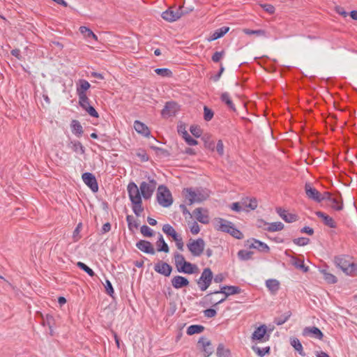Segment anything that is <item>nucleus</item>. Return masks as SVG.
Returning <instances> with one entry per match:
<instances>
[{"mask_svg":"<svg viewBox=\"0 0 357 357\" xmlns=\"http://www.w3.org/2000/svg\"><path fill=\"white\" fill-rule=\"evenodd\" d=\"M156 185L157 183L154 179H149V183L143 181L140 183L139 190L144 199H149L152 197Z\"/></svg>","mask_w":357,"mask_h":357,"instance_id":"obj_9","label":"nucleus"},{"mask_svg":"<svg viewBox=\"0 0 357 357\" xmlns=\"http://www.w3.org/2000/svg\"><path fill=\"white\" fill-rule=\"evenodd\" d=\"M136 247L141 250L142 252L154 255L155 253V249L152 243L148 241L145 240H139L136 243Z\"/></svg>","mask_w":357,"mask_h":357,"instance_id":"obj_13","label":"nucleus"},{"mask_svg":"<svg viewBox=\"0 0 357 357\" xmlns=\"http://www.w3.org/2000/svg\"><path fill=\"white\" fill-rule=\"evenodd\" d=\"M253 252L241 250L238 252V257L241 260H248L252 258Z\"/></svg>","mask_w":357,"mask_h":357,"instance_id":"obj_43","label":"nucleus"},{"mask_svg":"<svg viewBox=\"0 0 357 357\" xmlns=\"http://www.w3.org/2000/svg\"><path fill=\"white\" fill-rule=\"evenodd\" d=\"M183 138L185 139V141L187 142V144L190 146H194L197 144V141L195 139H193L187 131H185L183 132Z\"/></svg>","mask_w":357,"mask_h":357,"instance_id":"obj_55","label":"nucleus"},{"mask_svg":"<svg viewBox=\"0 0 357 357\" xmlns=\"http://www.w3.org/2000/svg\"><path fill=\"white\" fill-rule=\"evenodd\" d=\"M215 149H216V151L220 156H222L224 155V145L221 139H219L218 141Z\"/></svg>","mask_w":357,"mask_h":357,"instance_id":"obj_60","label":"nucleus"},{"mask_svg":"<svg viewBox=\"0 0 357 357\" xmlns=\"http://www.w3.org/2000/svg\"><path fill=\"white\" fill-rule=\"evenodd\" d=\"M220 100L222 102H225L228 108H229L231 110L236 111L234 104L233 103L230 96L227 92H224L222 93Z\"/></svg>","mask_w":357,"mask_h":357,"instance_id":"obj_36","label":"nucleus"},{"mask_svg":"<svg viewBox=\"0 0 357 357\" xmlns=\"http://www.w3.org/2000/svg\"><path fill=\"white\" fill-rule=\"evenodd\" d=\"M190 130L192 135H194L195 137H199L202 135V130L197 126H191Z\"/></svg>","mask_w":357,"mask_h":357,"instance_id":"obj_58","label":"nucleus"},{"mask_svg":"<svg viewBox=\"0 0 357 357\" xmlns=\"http://www.w3.org/2000/svg\"><path fill=\"white\" fill-rule=\"evenodd\" d=\"M91 116L98 118L99 116L98 113L95 109V108L90 105H88L86 107V108L84 109Z\"/></svg>","mask_w":357,"mask_h":357,"instance_id":"obj_57","label":"nucleus"},{"mask_svg":"<svg viewBox=\"0 0 357 357\" xmlns=\"http://www.w3.org/2000/svg\"><path fill=\"white\" fill-rule=\"evenodd\" d=\"M266 326L263 325L258 327L252 333V338L254 340H259L261 342H266L269 338V335L266 336Z\"/></svg>","mask_w":357,"mask_h":357,"instance_id":"obj_14","label":"nucleus"},{"mask_svg":"<svg viewBox=\"0 0 357 357\" xmlns=\"http://www.w3.org/2000/svg\"><path fill=\"white\" fill-rule=\"evenodd\" d=\"M293 242L294 244L298 246H304L310 243V239L305 237H300L297 238H294Z\"/></svg>","mask_w":357,"mask_h":357,"instance_id":"obj_54","label":"nucleus"},{"mask_svg":"<svg viewBox=\"0 0 357 357\" xmlns=\"http://www.w3.org/2000/svg\"><path fill=\"white\" fill-rule=\"evenodd\" d=\"M228 234H229L231 236H232L234 238L236 239L243 238V234H242V232L238 229H236L234 227V225L232 227V229H231Z\"/></svg>","mask_w":357,"mask_h":357,"instance_id":"obj_53","label":"nucleus"},{"mask_svg":"<svg viewBox=\"0 0 357 357\" xmlns=\"http://www.w3.org/2000/svg\"><path fill=\"white\" fill-rule=\"evenodd\" d=\"M248 245L250 248H255L260 252H268L269 247L264 243L252 238L248 241Z\"/></svg>","mask_w":357,"mask_h":357,"instance_id":"obj_17","label":"nucleus"},{"mask_svg":"<svg viewBox=\"0 0 357 357\" xmlns=\"http://www.w3.org/2000/svg\"><path fill=\"white\" fill-rule=\"evenodd\" d=\"M218 357H230L231 353L229 349L225 348L222 344H219L216 352Z\"/></svg>","mask_w":357,"mask_h":357,"instance_id":"obj_40","label":"nucleus"},{"mask_svg":"<svg viewBox=\"0 0 357 357\" xmlns=\"http://www.w3.org/2000/svg\"><path fill=\"white\" fill-rule=\"evenodd\" d=\"M154 270L155 272L167 277L170 275L172 267L167 262L160 261L155 264Z\"/></svg>","mask_w":357,"mask_h":357,"instance_id":"obj_12","label":"nucleus"},{"mask_svg":"<svg viewBox=\"0 0 357 357\" xmlns=\"http://www.w3.org/2000/svg\"><path fill=\"white\" fill-rule=\"evenodd\" d=\"M157 245V250L158 252H169V249L168 245L165 241L163 236L162 234H160L158 240L156 243Z\"/></svg>","mask_w":357,"mask_h":357,"instance_id":"obj_35","label":"nucleus"},{"mask_svg":"<svg viewBox=\"0 0 357 357\" xmlns=\"http://www.w3.org/2000/svg\"><path fill=\"white\" fill-rule=\"evenodd\" d=\"M91 84L85 79H80L77 82V96L86 95V91L89 89Z\"/></svg>","mask_w":357,"mask_h":357,"instance_id":"obj_26","label":"nucleus"},{"mask_svg":"<svg viewBox=\"0 0 357 357\" xmlns=\"http://www.w3.org/2000/svg\"><path fill=\"white\" fill-rule=\"evenodd\" d=\"M70 127L72 129V132L77 137H80L83 132V128L79 121L77 120H73L70 123Z\"/></svg>","mask_w":357,"mask_h":357,"instance_id":"obj_30","label":"nucleus"},{"mask_svg":"<svg viewBox=\"0 0 357 357\" xmlns=\"http://www.w3.org/2000/svg\"><path fill=\"white\" fill-rule=\"evenodd\" d=\"M126 221L128 222V228L130 230H132L133 227L136 229L138 228L139 224L137 222L132 215H128L126 216Z\"/></svg>","mask_w":357,"mask_h":357,"instance_id":"obj_47","label":"nucleus"},{"mask_svg":"<svg viewBox=\"0 0 357 357\" xmlns=\"http://www.w3.org/2000/svg\"><path fill=\"white\" fill-rule=\"evenodd\" d=\"M243 33L247 35H256L257 36H265L266 31L263 29H257V30H252L249 29H244L243 30Z\"/></svg>","mask_w":357,"mask_h":357,"instance_id":"obj_45","label":"nucleus"},{"mask_svg":"<svg viewBox=\"0 0 357 357\" xmlns=\"http://www.w3.org/2000/svg\"><path fill=\"white\" fill-rule=\"evenodd\" d=\"M198 269L195 264H192L190 262L185 261L180 267L177 268L178 272L183 273L186 274H193Z\"/></svg>","mask_w":357,"mask_h":357,"instance_id":"obj_23","label":"nucleus"},{"mask_svg":"<svg viewBox=\"0 0 357 357\" xmlns=\"http://www.w3.org/2000/svg\"><path fill=\"white\" fill-rule=\"evenodd\" d=\"M315 213L317 217L322 219L323 222L325 225L331 228H335L337 227V225L333 218L329 216L328 215L326 214L322 211H317Z\"/></svg>","mask_w":357,"mask_h":357,"instance_id":"obj_24","label":"nucleus"},{"mask_svg":"<svg viewBox=\"0 0 357 357\" xmlns=\"http://www.w3.org/2000/svg\"><path fill=\"white\" fill-rule=\"evenodd\" d=\"M253 350L260 356L264 357L266 354H270V347H266L262 349H260L259 347H253Z\"/></svg>","mask_w":357,"mask_h":357,"instance_id":"obj_52","label":"nucleus"},{"mask_svg":"<svg viewBox=\"0 0 357 357\" xmlns=\"http://www.w3.org/2000/svg\"><path fill=\"white\" fill-rule=\"evenodd\" d=\"M263 9L268 14H273L275 13V7L271 4H262L261 5Z\"/></svg>","mask_w":357,"mask_h":357,"instance_id":"obj_63","label":"nucleus"},{"mask_svg":"<svg viewBox=\"0 0 357 357\" xmlns=\"http://www.w3.org/2000/svg\"><path fill=\"white\" fill-rule=\"evenodd\" d=\"M183 195L189 201V204L195 202H202L208 197V193L202 190H193L192 188H184Z\"/></svg>","mask_w":357,"mask_h":357,"instance_id":"obj_4","label":"nucleus"},{"mask_svg":"<svg viewBox=\"0 0 357 357\" xmlns=\"http://www.w3.org/2000/svg\"><path fill=\"white\" fill-rule=\"evenodd\" d=\"M215 221L217 222L216 229L222 232L229 233L234 226V224L231 222L221 218H217Z\"/></svg>","mask_w":357,"mask_h":357,"instance_id":"obj_16","label":"nucleus"},{"mask_svg":"<svg viewBox=\"0 0 357 357\" xmlns=\"http://www.w3.org/2000/svg\"><path fill=\"white\" fill-rule=\"evenodd\" d=\"M183 6H169L167 10L162 12L161 17L167 22H172L180 19L183 15L188 13V11L183 10Z\"/></svg>","mask_w":357,"mask_h":357,"instance_id":"obj_3","label":"nucleus"},{"mask_svg":"<svg viewBox=\"0 0 357 357\" xmlns=\"http://www.w3.org/2000/svg\"><path fill=\"white\" fill-rule=\"evenodd\" d=\"M134 128L138 133L144 136L148 137L150 135L149 128L139 121H135L134 122Z\"/></svg>","mask_w":357,"mask_h":357,"instance_id":"obj_27","label":"nucleus"},{"mask_svg":"<svg viewBox=\"0 0 357 357\" xmlns=\"http://www.w3.org/2000/svg\"><path fill=\"white\" fill-rule=\"evenodd\" d=\"M174 264L176 267V269L186 261L184 256L178 252L174 253Z\"/></svg>","mask_w":357,"mask_h":357,"instance_id":"obj_42","label":"nucleus"},{"mask_svg":"<svg viewBox=\"0 0 357 357\" xmlns=\"http://www.w3.org/2000/svg\"><path fill=\"white\" fill-rule=\"evenodd\" d=\"M260 222L263 223L264 226H266V227H264V229L269 232L281 231L284 228V225L281 222H275L272 223H268L263 220H261Z\"/></svg>","mask_w":357,"mask_h":357,"instance_id":"obj_25","label":"nucleus"},{"mask_svg":"<svg viewBox=\"0 0 357 357\" xmlns=\"http://www.w3.org/2000/svg\"><path fill=\"white\" fill-rule=\"evenodd\" d=\"M302 334L303 336L314 337L319 340H322L324 337L323 333L320 331V329L315 326L305 327L303 330Z\"/></svg>","mask_w":357,"mask_h":357,"instance_id":"obj_15","label":"nucleus"},{"mask_svg":"<svg viewBox=\"0 0 357 357\" xmlns=\"http://www.w3.org/2000/svg\"><path fill=\"white\" fill-rule=\"evenodd\" d=\"M241 292V289L237 286H223L220 288V290L219 291H215L209 294H208L206 297L211 296V294H224L225 295V297L224 298H222L217 303H215L213 305V307L217 306L218 304L222 303L225 301L227 297H228L230 295L237 294H240Z\"/></svg>","mask_w":357,"mask_h":357,"instance_id":"obj_8","label":"nucleus"},{"mask_svg":"<svg viewBox=\"0 0 357 357\" xmlns=\"http://www.w3.org/2000/svg\"><path fill=\"white\" fill-rule=\"evenodd\" d=\"M225 54V52H215L212 56V61L215 63L219 62Z\"/></svg>","mask_w":357,"mask_h":357,"instance_id":"obj_62","label":"nucleus"},{"mask_svg":"<svg viewBox=\"0 0 357 357\" xmlns=\"http://www.w3.org/2000/svg\"><path fill=\"white\" fill-rule=\"evenodd\" d=\"M155 72L158 75L163 77H171L172 76V72L168 68H156Z\"/></svg>","mask_w":357,"mask_h":357,"instance_id":"obj_44","label":"nucleus"},{"mask_svg":"<svg viewBox=\"0 0 357 357\" xmlns=\"http://www.w3.org/2000/svg\"><path fill=\"white\" fill-rule=\"evenodd\" d=\"M305 192L308 199L317 203H320L321 192H319L316 188H313L311 183H305Z\"/></svg>","mask_w":357,"mask_h":357,"instance_id":"obj_11","label":"nucleus"},{"mask_svg":"<svg viewBox=\"0 0 357 357\" xmlns=\"http://www.w3.org/2000/svg\"><path fill=\"white\" fill-rule=\"evenodd\" d=\"M198 344L202 345L205 357L210 356L213 352L211 342L207 338L202 337L198 341Z\"/></svg>","mask_w":357,"mask_h":357,"instance_id":"obj_18","label":"nucleus"},{"mask_svg":"<svg viewBox=\"0 0 357 357\" xmlns=\"http://www.w3.org/2000/svg\"><path fill=\"white\" fill-rule=\"evenodd\" d=\"M334 263L347 275L357 277V263L352 260L349 255H342L334 257Z\"/></svg>","mask_w":357,"mask_h":357,"instance_id":"obj_2","label":"nucleus"},{"mask_svg":"<svg viewBox=\"0 0 357 357\" xmlns=\"http://www.w3.org/2000/svg\"><path fill=\"white\" fill-rule=\"evenodd\" d=\"M140 231L142 234L145 237H152L154 234L153 231L147 225L142 226Z\"/></svg>","mask_w":357,"mask_h":357,"instance_id":"obj_50","label":"nucleus"},{"mask_svg":"<svg viewBox=\"0 0 357 357\" xmlns=\"http://www.w3.org/2000/svg\"><path fill=\"white\" fill-rule=\"evenodd\" d=\"M79 97V104L82 109L86 108L88 105H90V100L87 95H80Z\"/></svg>","mask_w":357,"mask_h":357,"instance_id":"obj_46","label":"nucleus"},{"mask_svg":"<svg viewBox=\"0 0 357 357\" xmlns=\"http://www.w3.org/2000/svg\"><path fill=\"white\" fill-rule=\"evenodd\" d=\"M294 262L293 264L297 268L302 269L303 272H307L308 271V267H305L304 265L303 260L296 259L295 257L293 258Z\"/></svg>","mask_w":357,"mask_h":357,"instance_id":"obj_49","label":"nucleus"},{"mask_svg":"<svg viewBox=\"0 0 357 357\" xmlns=\"http://www.w3.org/2000/svg\"><path fill=\"white\" fill-rule=\"evenodd\" d=\"M204 327L202 325H191L187 328V334L192 335L194 334H198L203 332Z\"/></svg>","mask_w":357,"mask_h":357,"instance_id":"obj_39","label":"nucleus"},{"mask_svg":"<svg viewBox=\"0 0 357 357\" xmlns=\"http://www.w3.org/2000/svg\"><path fill=\"white\" fill-rule=\"evenodd\" d=\"M257 201L256 198H249L248 208L250 210H255L257 207Z\"/></svg>","mask_w":357,"mask_h":357,"instance_id":"obj_64","label":"nucleus"},{"mask_svg":"<svg viewBox=\"0 0 357 357\" xmlns=\"http://www.w3.org/2000/svg\"><path fill=\"white\" fill-rule=\"evenodd\" d=\"M187 248L193 257H200L204 250L205 242L203 238H190L187 243Z\"/></svg>","mask_w":357,"mask_h":357,"instance_id":"obj_6","label":"nucleus"},{"mask_svg":"<svg viewBox=\"0 0 357 357\" xmlns=\"http://www.w3.org/2000/svg\"><path fill=\"white\" fill-rule=\"evenodd\" d=\"M214 113L212 109L207 106L204 107V119L206 121H211L213 117Z\"/></svg>","mask_w":357,"mask_h":357,"instance_id":"obj_51","label":"nucleus"},{"mask_svg":"<svg viewBox=\"0 0 357 357\" xmlns=\"http://www.w3.org/2000/svg\"><path fill=\"white\" fill-rule=\"evenodd\" d=\"M229 30V27L228 26H222L218 29H216L208 39L209 41L217 40L221 37H222L225 34H226Z\"/></svg>","mask_w":357,"mask_h":357,"instance_id":"obj_28","label":"nucleus"},{"mask_svg":"<svg viewBox=\"0 0 357 357\" xmlns=\"http://www.w3.org/2000/svg\"><path fill=\"white\" fill-rule=\"evenodd\" d=\"M266 286L273 294H275L280 289V282L275 279H269L266 281Z\"/></svg>","mask_w":357,"mask_h":357,"instance_id":"obj_29","label":"nucleus"},{"mask_svg":"<svg viewBox=\"0 0 357 357\" xmlns=\"http://www.w3.org/2000/svg\"><path fill=\"white\" fill-rule=\"evenodd\" d=\"M176 104L174 102H168L161 112L163 117L167 118L174 116L176 112Z\"/></svg>","mask_w":357,"mask_h":357,"instance_id":"obj_22","label":"nucleus"},{"mask_svg":"<svg viewBox=\"0 0 357 357\" xmlns=\"http://www.w3.org/2000/svg\"><path fill=\"white\" fill-rule=\"evenodd\" d=\"M193 214L195 217V218L203 224H207L208 222V216L207 215L202 213V208H197L194 210Z\"/></svg>","mask_w":357,"mask_h":357,"instance_id":"obj_31","label":"nucleus"},{"mask_svg":"<svg viewBox=\"0 0 357 357\" xmlns=\"http://www.w3.org/2000/svg\"><path fill=\"white\" fill-rule=\"evenodd\" d=\"M105 288L106 293L108 295H109L110 296H112L113 294L114 293V291L112 284L109 280H106L105 284Z\"/></svg>","mask_w":357,"mask_h":357,"instance_id":"obj_59","label":"nucleus"},{"mask_svg":"<svg viewBox=\"0 0 357 357\" xmlns=\"http://www.w3.org/2000/svg\"><path fill=\"white\" fill-rule=\"evenodd\" d=\"M204 314L207 318H213L216 316L217 312L215 309L209 308L204 311Z\"/></svg>","mask_w":357,"mask_h":357,"instance_id":"obj_61","label":"nucleus"},{"mask_svg":"<svg viewBox=\"0 0 357 357\" xmlns=\"http://www.w3.org/2000/svg\"><path fill=\"white\" fill-rule=\"evenodd\" d=\"M84 183L93 192L98 190V185L95 176L90 172H85L82 176Z\"/></svg>","mask_w":357,"mask_h":357,"instance_id":"obj_10","label":"nucleus"},{"mask_svg":"<svg viewBox=\"0 0 357 357\" xmlns=\"http://www.w3.org/2000/svg\"><path fill=\"white\" fill-rule=\"evenodd\" d=\"M157 201L163 207H169L173 202L172 194L169 189L163 185H159L157 191Z\"/></svg>","mask_w":357,"mask_h":357,"instance_id":"obj_5","label":"nucleus"},{"mask_svg":"<svg viewBox=\"0 0 357 357\" xmlns=\"http://www.w3.org/2000/svg\"><path fill=\"white\" fill-rule=\"evenodd\" d=\"M82 227V225L81 222H79L77 225L76 228L75 229V230L73 231V240L75 242L77 241L81 238V236L79 234L81 231Z\"/></svg>","mask_w":357,"mask_h":357,"instance_id":"obj_56","label":"nucleus"},{"mask_svg":"<svg viewBox=\"0 0 357 357\" xmlns=\"http://www.w3.org/2000/svg\"><path fill=\"white\" fill-rule=\"evenodd\" d=\"M213 278V272L210 268H206L203 270L197 284L201 291H206L211 285Z\"/></svg>","mask_w":357,"mask_h":357,"instance_id":"obj_7","label":"nucleus"},{"mask_svg":"<svg viewBox=\"0 0 357 357\" xmlns=\"http://www.w3.org/2000/svg\"><path fill=\"white\" fill-rule=\"evenodd\" d=\"M321 273L324 275V280L328 284H335L337 282V279L334 275H333L330 273H328L326 270H322Z\"/></svg>","mask_w":357,"mask_h":357,"instance_id":"obj_41","label":"nucleus"},{"mask_svg":"<svg viewBox=\"0 0 357 357\" xmlns=\"http://www.w3.org/2000/svg\"><path fill=\"white\" fill-rule=\"evenodd\" d=\"M276 211L278 215L286 222H294L298 220V215L294 213H290L287 211L279 207L276 208Z\"/></svg>","mask_w":357,"mask_h":357,"instance_id":"obj_19","label":"nucleus"},{"mask_svg":"<svg viewBox=\"0 0 357 357\" xmlns=\"http://www.w3.org/2000/svg\"><path fill=\"white\" fill-rule=\"evenodd\" d=\"M77 266L84 271H85L86 273H88L90 276L93 277L95 275L94 271L89 268L88 266H86L84 263L79 261L77 264Z\"/></svg>","mask_w":357,"mask_h":357,"instance_id":"obj_48","label":"nucleus"},{"mask_svg":"<svg viewBox=\"0 0 357 357\" xmlns=\"http://www.w3.org/2000/svg\"><path fill=\"white\" fill-rule=\"evenodd\" d=\"M291 345L296 350L299 354L302 356H305V353L303 351V346L300 342V340L296 337H292L290 340Z\"/></svg>","mask_w":357,"mask_h":357,"instance_id":"obj_34","label":"nucleus"},{"mask_svg":"<svg viewBox=\"0 0 357 357\" xmlns=\"http://www.w3.org/2000/svg\"><path fill=\"white\" fill-rule=\"evenodd\" d=\"M129 199L132 205V211L137 216H140L144 211L142 194L139 188L134 182H130L127 186Z\"/></svg>","mask_w":357,"mask_h":357,"instance_id":"obj_1","label":"nucleus"},{"mask_svg":"<svg viewBox=\"0 0 357 357\" xmlns=\"http://www.w3.org/2000/svg\"><path fill=\"white\" fill-rule=\"evenodd\" d=\"M172 285L175 289H181L189 285V280L183 276L176 275L172 280Z\"/></svg>","mask_w":357,"mask_h":357,"instance_id":"obj_20","label":"nucleus"},{"mask_svg":"<svg viewBox=\"0 0 357 357\" xmlns=\"http://www.w3.org/2000/svg\"><path fill=\"white\" fill-rule=\"evenodd\" d=\"M162 231L167 236H171L173 238V240H175L181 236L177 234L175 229L169 224L163 225Z\"/></svg>","mask_w":357,"mask_h":357,"instance_id":"obj_32","label":"nucleus"},{"mask_svg":"<svg viewBox=\"0 0 357 357\" xmlns=\"http://www.w3.org/2000/svg\"><path fill=\"white\" fill-rule=\"evenodd\" d=\"M331 207L337 211L343 209V201L341 195L338 192L335 194L329 201Z\"/></svg>","mask_w":357,"mask_h":357,"instance_id":"obj_21","label":"nucleus"},{"mask_svg":"<svg viewBox=\"0 0 357 357\" xmlns=\"http://www.w3.org/2000/svg\"><path fill=\"white\" fill-rule=\"evenodd\" d=\"M79 31L85 38H93L96 40H98L97 36L90 29L87 28L86 26H80Z\"/></svg>","mask_w":357,"mask_h":357,"instance_id":"obj_38","label":"nucleus"},{"mask_svg":"<svg viewBox=\"0 0 357 357\" xmlns=\"http://www.w3.org/2000/svg\"><path fill=\"white\" fill-rule=\"evenodd\" d=\"M291 316V312L290 310L286 312L283 314H282L280 317H275L274 319V323L280 326L284 324Z\"/></svg>","mask_w":357,"mask_h":357,"instance_id":"obj_37","label":"nucleus"},{"mask_svg":"<svg viewBox=\"0 0 357 357\" xmlns=\"http://www.w3.org/2000/svg\"><path fill=\"white\" fill-rule=\"evenodd\" d=\"M69 146L75 153H79L82 155L85 153V148L79 141H71L69 144Z\"/></svg>","mask_w":357,"mask_h":357,"instance_id":"obj_33","label":"nucleus"}]
</instances>
